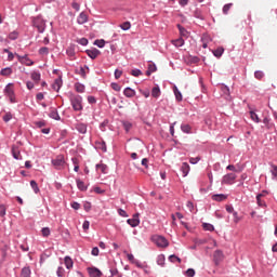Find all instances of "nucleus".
<instances>
[{
    "mask_svg": "<svg viewBox=\"0 0 277 277\" xmlns=\"http://www.w3.org/2000/svg\"><path fill=\"white\" fill-rule=\"evenodd\" d=\"M95 148L102 150V153H107V143L103 140L95 141Z\"/></svg>",
    "mask_w": 277,
    "mask_h": 277,
    "instance_id": "obj_14",
    "label": "nucleus"
},
{
    "mask_svg": "<svg viewBox=\"0 0 277 277\" xmlns=\"http://www.w3.org/2000/svg\"><path fill=\"white\" fill-rule=\"evenodd\" d=\"M31 25L37 29L39 34L47 31V19L42 17V14L30 17Z\"/></svg>",
    "mask_w": 277,
    "mask_h": 277,
    "instance_id": "obj_1",
    "label": "nucleus"
},
{
    "mask_svg": "<svg viewBox=\"0 0 277 277\" xmlns=\"http://www.w3.org/2000/svg\"><path fill=\"white\" fill-rule=\"evenodd\" d=\"M30 187L35 194H40V187L38 186V182H36V180L30 181Z\"/></svg>",
    "mask_w": 277,
    "mask_h": 277,
    "instance_id": "obj_31",
    "label": "nucleus"
},
{
    "mask_svg": "<svg viewBox=\"0 0 277 277\" xmlns=\"http://www.w3.org/2000/svg\"><path fill=\"white\" fill-rule=\"evenodd\" d=\"M11 154L13 159H16V161L23 160V156L21 155V148H18V146L13 145L11 148Z\"/></svg>",
    "mask_w": 277,
    "mask_h": 277,
    "instance_id": "obj_9",
    "label": "nucleus"
},
{
    "mask_svg": "<svg viewBox=\"0 0 277 277\" xmlns=\"http://www.w3.org/2000/svg\"><path fill=\"white\" fill-rule=\"evenodd\" d=\"M88 22V14L85 12H81L77 17L78 25H85Z\"/></svg>",
    "mask_w": 277,
    "mask_h": 277,
    "instance_id": "obj_16",
    "label": "nucleus"
},
{
    "mask_svg": "<svg viewBox=\"0 0 277 277\" xmlns=\"http://www.w3.org/2000/svg\"><path fill=\"white\" fill-rule=\"evenodd\" d=\"M202 228L209 233H213V230H215V226H213L211 223H202Z\"/></svg>",
    "mask_w": 277,
    "mask_h": 277,
    "instance_id": "obj_35",
    "label": "nucleus"
},
{
    "mask_svg": "<svg viewBox=\"0 0 277 277\" xmlns=\"http://www.w3.org/2000/svg\"><path fill=\"white\" fill-rule=\"evenodd\" d=\"M66 273V271L64 269V267L58 266L57 271H56V276L58 277H64V274Z\"/></svg>",
    "mask_w": 277,
    "mask_h": 277,
    "instance_id": "obj_53",
    "label": "nucleus"
},
{
    "mask_svg": "<svg viewBox=\"0 0 277 277\" xmlns=\"http://www.w3.org/2000/svg\"><path fill=\"white\" fill-rule=\"evenodd\" d=\"M157 265H160V267H166V255L159 254L157 256Z\"/></svg>",
    "mask_w": 277,
    "mask_h": 277,
    "instance_id": "obj_30",
    "label": "nucleus"
},
{
    "mask_svg": "<svg viewBox=\"0 0 277 277\" xmlns=\"http://www.w3.org/2000/svg\"><path fill=\"white\" fill-rule=\"evenodd\" d=\"M186 276L187 277H195L196 276V271L194 268H188L186 271Z\"/></svg>",
    "mask_w": 277,
    "mask_h": 277,
    "instance_id": "obj_60",
    "label": "nucleus"
},
{
    "mask_svg": "<svg viewBox=\"0 0 277 277\" xmlns=\"http://www.w3.org/2000/svg\"><path fill=\"white\" fill-rule=\"evenodd\" d=\"M10 40H18V32L16 30L9 34Z\"/></svg>",
    "mask_w": 277,
    "mask_h": 277,
    "instance_id": "obj_52",
    "label": "nucleus"
},
{
    "mask_svg": "<svg viewBox=\"0 0 277 277\" xmlns=\"http://www.w3.org/2000/svg\"><path fill=\"white\" fill-rule=\"evenodd\" d=\"M88 273L90 277H101L103 276V272L97 267H88Z\"/></svg>",
    "mask_w": 277,
    "mask_h": 277,
    "instance_id": "obj_13",
    "label": "nucleus"
},
{
    "mask_svg": "<svg viewBox=\"0 0 277 277\" xmlns=\"http://www.w3.org/2000/svg\"><path fill=\"white\" fill-rule=\"evenodd\" d=\"M15 56L17 57L19 64H24V66H34V61H31L27 54L19 55L15 53Z\"/></svg>",
    "mask_w": 277,
    "mask_h": 277,
    "instance_id": "obj_6",
    "label": "nucleus"
},
{
    "mask_svg": "<svg viewBox=\"0 0 277 277\" xmlns=\"http://www.w3.org/2000/svg\"><path fill=\"white\" fill-rule=\"evenodd\" d=\"M85 70H90V67H88V65H84V67H80V69L76 72H77V75H80L82 77V79H85V77H87Z\"/></svg>",
    "mask_w": 277,
    "mask_h": 277,
    "instance_id": "obj_32",
    "label": "nucleus"
},
{
    "mask_svg": "<svg viewBox=\"0 0 277 277\" xmlns=\"http://www.w3.org/2000/svg\"><path fill=\"white\" fill-rule=\"evenodd\" d=\"M187 60L188 64H198L200 62V57L194 55H189Z\"/></svg>",
    "mask_w": 277,
    "mask_h": 277,
    "instance_id": "obj_42",
    "label": "nucleus"
},
{
    "mask_svg": "<svg viewBox=\"0 0 277 277\" xmlns=\"http://www.w3.org/2000/svg\"><path fill=\"white\" fill-rule=\"evenodd\" d=\"M109 272H110V276L120 277V273L118 272V268H110Z\"/></svg>",
    "mask_w": 277,
    "mask_h": 277,
    "instance_id": "obj_63",
    "label": "nucleus"
},
{
    "mask_svg": "<svg viewBox=\"0 0 277 277\" xmlns=\"http://www.w3.org/2000/svg\"><path fill=\"white\" fill-rule=\"evenodd\" d=\"M193 16L195 18H198L199 21H205V14H202V11H200V9H196L193 13Z\"/></svg>",
    "mask_w": 277,
    "mask_h": 277,
    "instance_id": "obj_28",
    "label": "nucleus"
},
{
    "mask_svg": "<svg viewBox=\"0 0 277 277\" xmlns=\"http://www.w3.org/2000/svg\"><path fill=\"white\" fill-rule=\"evenodd\" d=\"M250 118H251V120H253V122H256L258 124H259V122H261L259 115H256V113L254 110L250 111Z\"/></svg>",
    "mask_w": 277,
    "mask_h": 277,
    "instance_id": "obj_44",
    "label": "nucleus"
},
{
    "mask_svg": "<svg viewBox=\"0 0 277 277\" xmlns=\"http://www.w3.org/2000/svg\"><path fill=\"white\" fill-rule=\"evenodd\" d=\"M123 129L126 133H129L133 129V123L131 121H122Z\"/></svg>",
    "mask_w": 277,
    "mask_h": 277,
    "instance_id": "obj_36",
    "label": "nucleus"
},
{
    "mask_svg": "<svg viewBox=\"0 0 277 277\" xmlns=\"http://www.w3.org/2000/svg\"><path fill=\"white\" fill-rule=\"evenodd\" d=\"M237 180V174L235 173H227L222 177V185H233Z\"/></svg>",
    "mask_w": 277,
    "mask_h": 277,
    "instance_id": "obj_5",
    "label": "nucleus"
},
{
    "mask_svg": "<svg viewBox=\"0 0 277 277\" xmlns=\"http://www.w3.org/2000/svg\"><path fill=\"white\" fill-rule=\"evenodd\" d=\"M132 77H140L142 76V71L138 68L132 69L131 70Z\"/></svg>",
    "mask_w": 277,
    "mask_h": 277,
    "instance_id": "obj_57",
    "label": "nucleus"
},
{
    "mask_svg": "<svg viewBox=\"0 0 277 277\" xmlns=\"http://www.w3.org/2000/svg\"><path fill=\"white\" fill-rule=\"evenodd\" d=\"M120 28L123 31H129V29H131V22H124L123 24L120 25Z\"/></svg>",
    "mask_w": 277,
    "mask_h": 277,
    "instance_id": "obj_48",
    "label": "nucleus"
},
{
    "mask_svg": "<svg viewBox=\"0 0 277 277\" xmlns=\"http://www.w3.org/2000/svg\"><path fill=\"white\" fill-rule=\"evenodd\" d=\"M95 47H98V49H104L105 48V40L104 39H96L94 41Z\"/></svg>",
    "mask_w": 277,
    "mask_h": 277,
    "instance_id": "obj_47",
    "label": "nucleus"
},
{
    "mask_svg": "<svg viewBox=\"0 0 277 277\" xmlns=\"http://www.w3.org/2000/svg\"><path fill=\"white\" fill-rule=\"evenodd\" d=\"M255 198H256V202L260 207H267V203H265L264 200H261V198H263V194H258Z\"/></svg>",
    "mask_w": 277,
    "mask_h": 277,
    "instance_id": "obj_43",
    "label": "nucleus"
},
{
    "mask_svg": "<svg viewBox=\"0 0 277 277\" xmlns=\"http://www.w3.org/2000/svg\"><path fill=\"white\" fill-rule=\"evenodd\" d=\"M169 261L170 263H182L181 258H179L176 254H171L169 256Z\"/></svg>",
    "mask_w": 277,
    "mask_h": 277,
    "instance_id": "obj_45",
    "label": "nucleus"
},
{
    "mask_svg": "<svg viewBox=\"0 0 277 277\" xmlns=\"http://www.w3.org/2000/svg\"><path fill=\"white\" fill-rule=\"evenodd\" d=\"M19 277H31V267L24 266L21 271Z\"/></svg>",
    "mask_w": 277,
    "mask_h": 277,
    "instance_id": "obj_21",
    "label": "nucleus"
},
{
    "mask_svg": "<svg viewBox=\"0 0 277 277\" xmlns=\"http://www.w3.org/2000/svg\"><path fill=\"white\" fill-rule=\"evenodd\" d=\"M255 79H263L265 77V74L262 70H256L254 72Z\"/></svg>",
    "mask_w": 277,
    "mask_h": 277,
    "instance_id": "obj_55",
    "label": "nucleus"
},
{
    "mask_svg": "<svg viewBox=\"0 0 277 277\" xmlns=\"http://www.w3.org/2000/svg\"><path fill=\"white\" fill-rule=\"evenodd\" d=\"M66 164V160H64V156H57L56 158L52 159V166L56 170H62V168Z\"/></svg>",
    "mask_w": 277,
    "mask_h": 277,
    "instance_id": "obj_7",
    "label": "nucleus"
},
{
    "mask_svg": "<svg viewBox=\"0 0 277 277\" xmlns=\"http://www.w3.org/2000/svg\"><path fill=\"white\" fill-rule=\"evenodd\" d=\"M75 129L81 135H85V133H88V123L78 122V123L75 124Z\"/></svg>",
    "mask_w": 277,
    "mask_h": 277,
    "instance_id": "obj_11",
    "label": "nucleus"
},
{
    "mask_svg": "<svg viewBox=\"0 0 277 277\" xmlns=\"http://www.w3.org/2000/svg\"><path fill=\"white\" fill-rule=\"evenodd\" d=\"M173 92H174L175 100L177 101V103H181V101H183V94H182L181 91L179 90V87H177V85H174Z\"/></svg>",
    "mask_w": 277,
    "mask_h": 277,
    "instance_id": "obj_25",
    "label": "nucleus"
},
{
    "mask_svg": "<svg viewBox=\"0 0 277 277\" xmlns=\"http://www.w3.org/2000/svg\"><path fill=\"white\" fill-rule=\"evenodd\" d=\"M69 101L74 111H83V97L81 95L71 93Z\"/></svg>",
    "mask_w": 277,
    "mask_h": 277,
    "instance_id": "obj_2",
    "label": "nucleus"
},
{
    "mask_svg": "<svg viewBox=\"0 0 277 277\" xmlns=\"http://www.w3.org/2000/svg\"><path fill=\"white\" fill-rule=\"evenodd\" d=\"M226 198H228V195H224V194L212 195V200H214L215 202H224Z\"/></svg>",
    "mask_w": 277,
    "mask_h": 277,
    "instance_id": "obj_18",
    "label": "nucleus"
},
{
    "mask_svg": "<svg viewBox=\"0 0 277 277\" xmlns=\"http://www.w3.org/2000/svg\"><path fill=\"white\" fill-rule=\"evenodd\" d=\"M53 90L60 92V88H62V79H56L52 84Z\"/></svg>",
    "mask_w": 277,
    "mask_h": 277,
    "instance_id": "obj_40",
    "label": "nucleus"
},
{
    "mask_svg": "<svg viewBox=\"0 0 277 277\" xmlns=\"http://www.w3.org/2000/svg\"><path fill=\"white\" fill-rule=\"evenodd\" d=\"M6 209L4 205H0V217H5Z\"/></svg>",
    "mask_w": 277,
    "mask_h": 277,
    "instance_id": "obj_61",
    "label": "nucleus"
},
{
    "mask_svg": "<svg viewBox=\"0 0 277 277\" xmlns=\"http://www.w3.org/2000/svg\"><path fill=\"white\" fill-rule=\"evenodd\" d=\"M135 90H133L132 88L130 87H127L124 90H123V95L126 98H133V96H135Z\"/></svg>",
    "mask_w": 277,
    "mask_h": 277,
    "instance_id": "obj_17",
    "label": "nucleus"
},
{
    "mask_svg": "<svg viewBox=\"0 0 277 277\" xmlns=\"http://www.w3.org/2000/svg\"><path fill=\"white\" fill-rule=\"evenodd\" d=\"M151 96L154 98H159L161 96V89L159 88V85H156L151 89Z\"/></svg>",
    "mask_w": 277,
    "mask_h": 277,
    "instance_id": "obj_26",
    "label": "nucleus"
},
{
    "mask_svg": "<svg viewBox=\"0 0 277 277\" xmlns=\"http://www.w3.org/2000/svg\"><path fill=\"white\" fill-rule=\"evenodd\" d=\"M41 234H42V237H49L51 235V228L49 227H43L41 229Z\"/></svg>",
    "mask_w": 277,
    "mask_h": 277,
    "instance_id": "obj_49",
    "label": "nucleus"
},
{
    "mask_svg": "<svg viewBox=\"0 0 277 277\" xmlns=\"http://www.w3.org/2000/svg\"><path fill=\"white\" fill-rule=\"evenodd\" d=\"M213 261L215 265H220L224 261V252L222 250H215L213 254Z\"/></svg>",
    "mask_w": 277,
    "mask_h": 277,
    "instance_id": "obj_10",
    "label": "nucleus"
},
{
    "mask_svg": "<svg viewBox=\"0 0 277 277\" xmlns=\"http://www.w3.org/2000/svg\"><path fill=\"white\" fill-rule=\"evenodd\" d=\"M221 92H223L225 96H230V88L226 84L221 85Z\"/></svg>",
    "mask_w": 277,
    "mask_h": 277,
    "instance_id": "obj_41",
    "label": "nucleus"
},
{
    "mask_svg": "<svg viewBox=\"0 0 277 277\" xmlns=\"http://www.w3.org/2000/svg\"><path fill=\"white\" fill-rule=\"evenodd\" d=\"M127 224L131 226L132 228H136V226H140V213L133 214L132 219L127 220Z\"/></svg>",
    "mask_w": 277,
    "mask_h": 277,
    "instance_id": "obj_8",
    "label": "nucleus"
},
{
    "mask_svg": "<svg viewBox=\"0 0 277 277\" xmlns=\"http://www.w3.org/2000/svg\"><path fill=\"white\" fill-rule=\"evenodd\" d=\"M110 87L115 90V92H120L122 90V87L116 82H113Z\"/></svg>",
    "mask_w": 277,
    "mask_h": 277,
    "instance_id": "obj_59",
    "label": "nucleus"
},
{
    "mask_svg": "<svg viewBox=\"0 0 277 277\" xmlns=\"http://www.w3.org/2000/svg\"><path fill=\"white\" fill-rule=\"evenodd\" d=\"M64 263H65L66 269H72V265H75V263L72 262V258L68 255L64 258Z\"/></svg>",
    "mask_w": 277,
    "mask_h": 277,
    "instance_id": "obj_24",
    "label": "nucleus"
},
{
    "mask_svg": "<svg viewBox=\"0 0 277 277\" xmlns=\"http://www.w3.org/2000/svg\"><path fill=\"white\" fill-rule=\"evenodd\" d=\"M180 170H181L184 177L187 176V174H189V170H190L189 163L183 162Z\"/></svg>",
    "mask_w": 277,
    "mask_h": 277,
    "instance_id": "obj_22",
    "label": "nucleus"
},
{
    "mask_svg": "<svg viewBox=\"0 0 277 277\" xmlns=\"http://www.w3.org/2000/svg\"><path fill=\"white\" fill-rule=\"evenodd\" d=\"M153 72H157V65L155 63H150L147 67V70L145 72V75L147 77H150L153 75Z\"/></svg>",
    "mask_w": 277,
    "mask_h": 277,
    "instance_id": "obj_20",
    "label": "nucleus"
},
{
    "mask_svg": "<svg viewBox=\"0 0 277 277\" xmlns=\"http://www.w3.org/2000/svg\"><path fill=\"white\" fill-rule=\"evenodd\" d=\"M30 78L32 79V81H35V83H39L41 79L40 71H32L30 74Z\"/></svg>",
    "mask_w": 277,
    "mask_h": 277,
    "instance_id": "obj_29",
    "label": "nucleus"
},
{
    "mask_svg": "<svg viewBox=\"0 0 277 277\" xmlns=\"http://www.w3.org/2000/svg\"><path fill=\"white\" fill-rule=\"evenodd\" d=\"M181 131H182V133L189 134V133H192V126H189L187 123H182Z\"/></svg>",
    "mask_w": 277,
    "mask_h": 277,
    "instance_id": "obj_33",
    "label": "nucleus"
},
{
    "mask_svg": "<svg viewBox=\"0 0 277 277\" xmlns=\"http://www.w3.org/2000/svg\"><path fill=\"white\" fill-rule=\"evenodd\" d=\"M233 8V3H227L223 6V14H228V12L230 11V9Z\"/></svg>",
    "mask_w": 277,
    "mask_h": 277,
    "instance_id": "obj_51",
    "label": "nucleus"
},
{
    "mask_svg": "<svg viewBox=\"0 0 277 277\" xmlns=\"http://www.w3.org/2000/svg\"><path fill=\"white\" fill-rule=\"evenodd\" d=\"M109 124V119H104V121L100 124V131H107V127Z\"/></svg>",
    "mask_w": 277,
    "mask_h": 277,
    "instance_id": "obj_46",
    "label": "nucleus"
},
{
    "mask_svg": "<svg viewBox=\"0 0 277 277\" xmlns=\"http://www.w3.org/2000/svg\"><path fill=\"white\" fill-rule=\"evenodd\" d=\"M3 120H4V122H10V120H12V113H6L3 116Z\"/></svg>",
    "mask_w": 277,
    "mask_h": 277,
    "instance_id": "obj_64",
    "label": "nucleus"
},
{
    "mask_svg": "<svg viewBox=\"0 0 277 277\" xmlns=\"http://www.w3.org/2000/svg\"><path fill=\"white\" fill-rule=\"evenodd\" d=\"M76 183H77V187L80 192H88V185H85V183L83 181H81L80 179H77Z\"/></svg>",
    "mask_w": 277,
    "mask_h": 277,
    "instance_id": "obj_23",
    "label": "nucleus"
},
{
    "mask_svg": "<svg viewBox=\"0 0 277 277\" xmlns=\"http://www.w3.org/2000/svg\"><path fill=\"white\" fill-rule=\"evenodd\" d=\"M35 126L37 127V129H42V127H47V121L44 120L36 121Z\"/></svg>",
    "mask_w": 277,
    "mask_h": 277,
    "instance_id": "obj_56",
    "label": "nucleus"
},
{
    "mask_svg": "<svg viewBox=\"0 0 277 277\" xmlns=\"http://www.w3.org/2000/svg\"><path fill=\"white\" fill-rule=\"evenodd\" d=\"M39 55H49V48H47V47L40 48Z\"/></svg>",
    "mask_w": 277,
    "mask_h": 277,
    "instance_id": "obj_54",
    "label": "nucleus"
},
{
    "mask_svg": "<svg viewBox=\"0 0 277 277\" xmlns=\"http://www.w3.org/2000/svg\"><path fill=\"white\" fill-rule=\"evenodd\" d=\"M95 168L96 170H101L102 174H107V164L97 163Z\"/></svg>",
    "mask_w": 277,
    "mask_h": 277,
    "instance_id": "obj_38",
    "label": "nucleus"
},
{
    "mask_svg": "<svg viewBox=\"0 0 277 277\" xmlns=\"http://www.w3.org/2000/svg\"><path fill=\"white\" fill-rule=\"evenodd\" d=\"M85 53L91 60H96L98 55H101V51L96 48H93L91 50H85Z\"/></svg>",
    "mask_w": 277,
    "mask_h": 277,
    "instance_id": "obj_12",
    "label": "nucleus"
},
{
    "mask_svg": "<svg viewBox=\"0 0 277 277\" xmlns=\"http://www.w3.org/2000/svg\"><path fill=\"white\" fill-rule=\"evenodd\" d=\"M66 53H67L68 57H75V49L74 48H68L66 50Z\"/></svg>",
    "mask_w": 277,
    "mask_h": 277,
    "instance_id": "obj_62",
    "label": "nucleus"
},
{
    "mask_svg": "<svg viewBox=\"0 0 277 277\" xmlns=\"http://www.w3.org/2000/svg\"><path fill=\"white\" fill-rule=\"evenodd\" d=\"M172 44L176 48H181L185 44V40L183 38H179L172 41Z\"/></svg>",
    "mask_w": 277,
    "mask_h": 277,
    "instance_id": "obj_37",
    "label": "nucleus"
},
{
    "mask_svg": "<svg viewBox=\"0 0 277 277\" xmlns=\"http://www.w3.org/2000/svg\"><path fill=\"white\" fill-rule=\"evenodd\" d=\"M214 57H222L224 55V48H217L216 50H213Z\"/></svg>",
    "mask_w": 277,
    "mask_h": 277,
    "instance_id": "obj_39",
    "label": "nucleus"
},
{
    "mask_svg": "<svg viewBox=\"0 0 277 277\" xmlns=\"http://www.w3.org/2000/svg\"><path fill=\"white\" fill-rule=\"evenodd\" d=\"M74 88H75L76 92H78V94H83L85 92V84H83L81 82H76L74 84Z\"/></svg>",
    "mask_w": 277,
    "mask_h": 277,
    "instance_id": "obj_19",
    "label": "nucleus"
},
{
    "mask_svg": "<svg viewBox=\"0 0 277 277\" xmlns=\"http://www.w3.org/2000/svg\"><path fill=\"white\" fill-rule=\"evenodd\" d=\"M177 29L183 38H187L189 32L187 31V29H185V27H183L181 24H177Z\"/></svg>",
    "mask_w": 277,
    "mask_h": 277,
    "instance_id": "obj_34",
    "label": "nucleus"
},
{
    "mask_svg": "<svg viewBox=\"0 0 277 277\" xmlns=\"http://www.w3.org/2000/svg\"><path fill=\"white\" fill-rule=\"evenodd\" d=\"M14 85V83H8L4 88V94L8 96L10 103H16V94L14 93V89L10 88Z\"/></svg>",
    "mask_w": 277,
    "mask_h": 277,
    "instance_id": "obj_3",
    "label": "nucleus"
},
{
    "mask_svg": "<svg viewBox=\"0 0 277 277\" xmlns=\"http://www.w3.org/2000/svg\"><path fill=\"white\" fill-rule=\"evenodd\" d=\"M49 118H52V120H62V117H60V113L57 111V108H50Z\"/></svg>",
    "mask_w": 277,
    "mask_h": 277,
    "instance_id": "obj_15",
    "label": "nucleus"
},
{
    "mask_svg": "<svg viewBox=\"0 0 277 277\" xmlns=\"http://www.w3.org/2000/svg\"><path fill=\"white\" fill-rule=\"evenodd\" d=\"M77 42L78 44H81V47H88L89 43L88 38H81Z\"/></svg>",
    "mask_w": 277,
    "mask_h": 277,
    "instance_id": "obj_58",
    "label": "nucleus"
},
{
    "mask_svg": "<svg viewBox=\"0 0 277 277\" xmlns=\"http://www.w3.org/2000/svg\"><path fill=\"white\" fill-rule=\"evenodd\" d=\"M87 101L89 105H96V97L94 95H89Z\"/></svg>",
    "mask_w": 277,
    "mask_h": 277,
    "instance_id": "obj_50",
    "label": "nucleus"
},
{
    "mask_svg": "<svg viewBox=\"0 0 277 277\" xmlns=\"http://www.w3.org/2000/svg\"><path fill=\"white\" fill-rule=\"evenodd\" d=\"M12 72H13L12 67H4L0 70L1 77H10Z\"/></svg>",
    "mask_w": 277,
    "mask_h": 277,
    "instance_id": "obj_27",
    "label": "nucleus"
},
{
    "mask_svg": "<svg viewBox=\"0 0 277 277\" xmlns=\"http://www.w3.org/2000/svg\"><path fill=\"white\" fill-rule=\"evenodd\" d=\"M153 240L158 248H168L170 246V242L163 236H154Z\"/></svg>",
    "mask_w": 277,
    "mask_h": 277,
    "instance_id": "obj_4",
    "label": "nucleus"
}]
</instances>
